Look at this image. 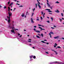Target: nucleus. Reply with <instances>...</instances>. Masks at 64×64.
<instances>
[{
  "label": "nucleus",
  "instance_id": "1",
  "mask_svg": "<svg viewBox=\"0 0 64 64\" xmlns=\"http://www.w3.org/2000/svg\"><path fill=\"white\" fill-rule=\"evenodd\" d=\"M12 24H9V26H8V28H10V29H13L12 30H11V31L12 33H13L14 34H15V32H14V29L15 27H12Z\"/></svg>",
  "mask_w": 64,
  "mask_h": 64
},
{
  "label": "nucleus",
  "instance_id": "2",
  "mask_svg": "<svg viewBox=\"0 0 64 64\" xmlns=\"http://www.w3.org/2000/svg\"><path fill=\"white\" fill-rule=\"evenodd\" d=\"M10 10H8V11H9V12L8 14L9 16H7V18H8V19H10V17H11V16H12V13H11L10 12Z\"/></svg>",
  "mask_w": 64,
  "mask_h": 64
},
{
  "label": "nucleus",
  "instance_id": "3",
  "mask_svg": "<svg viewBox=\"0 0 64 64\" xmlns=\"http://www.w3.org/2000/svg\"><path fill=\"white\" fill-rule=\"evenodd\" d=\"M37 1L38 2L37 4L38 5V6L39 7L40 9V2H39L38 1V0H37Z\"/></svg>",
  "mask_w": 64,
  "mask_h": 64
},
{
  "label": "nucleus",
  "instance_id": "4",
  "mask_svg": "<svg viewBox=\"0 0 64 64\" xmlns=\"http://www.w3.org/2000/svg\"><path fill=\"white\" fill-rule=\"evenodd\" d=\"M30 20H31V22L32 23H34V22L33 21L32 18H31Z\"/></svg>",
  "mask_w": 64,
  "mask_h": 64
},
{
  "label": "nucleus",
  "instance_id": "5",
  "mask_svg": "<svg viewBox=\"0 0 64 64\" xmlns=\"http://www.w3.org/2000/svg\"><path fill=\"white\" fill-rule=\"evenodd\" d=\"M33 55H32L31 56H30V61H31V60H32V59H31V58H33Z\"/></svg>",
  "mask_w": 64,
  "mask_h": 64
},
{
  "label": "nucleus",
  "instance_id": "6",
  "mask_svg": "<svg viewBox=\"0 0 64 64\" xmlns=\"http://www.w3.org/2000/svg\"><path fill=\"white\" fill-rule=\"evenodd\" d=\"M26 43H30V42H31V41H29V40H27L26 41Z\"/></svg>",
  "mask_w": 64,
  "mask_h": 64
},
{
  "label": "nucleus",
  "instance_id": "7",
  "mask_svg": "<svg viewBox=\"0 0 64 64\" xmlns=\"http://www.w3.org/2000/svg\"><path fill=\"white\" fill-rule=\"evenodd\" d=\"M10 21H11V20H10V18L9 19V20H8V24H10Z\"/></svg>",
  "mask_w": 64,
  "mask_h": 64
},
{
  "label": "nucleus",
  "instance_id": "8",
  "mask_svg": "<svg viewBox=\"0 0 64 64\" xmlns=\"http://www.w3.org/2000/svg\"><path fill=\"white\" fill-rule=\"evenodd\" d=\"M40 29H41L40 30V31H42V30H45V29L42 28L41 27H40Z\"/></svg>",
  "mask_w": 64,
  "mask_h": 64
},
{
  "label": "nucleus",
  "instance_id": "9",
  "mask_svg": "<svg viewBox=\"0 0 64 64\" xmlns=\"http://www.w3.org/2000/svg\"><path fill=\"white\" fill-rule=\"evenodd\" d=\"M36 32L37 33H40V31H39V30H36Z\"/></svg>",
  "mask_w": 64,
  "mask_h": 64
},
{
  "label": "nucleus",
  "instance_id": "10",
  "mask_svg": "<svg viewBox=\"0 0 64 64\" xmlns=\"http://www.w3.org/2000/svg\"><path fill=\"white\" fill-rule=\"evenodd\" d=\"M59 37V36H57L56 37H54V39H57V38H58Z\"/></svg>",
  "mask_w": 64,
  "mask_h": 64
},
{
  "label": "nucleus",
  "instance_id": "11",
  "mask_svg": "<svg viewBox=\"0 0 64 64\" xmlns=\"http://www.w3.org/2000/svg\"><path fill=\"white\" fill-rule=\"evenodd\" d=\"M12 25L13 27H14V21L12 22Z\"/></svg>",
  "mask_w": 64,
  "mask_h": 64
},
{
  "label": "nucleus",
  "instance_id": "12",
  "mask_svg": "<svg viewBox=\"0 0 64 64\" xmlns=\"http://www.w3.org/2000/svg\"><path fill=\"white\" fill-rule=\"evenodd\" d=\"M41 36H42V38H43V34H41Z\"/></svg>",
  "mask_w": 64,
  "mask_h": 64
},
{
  "label": "nucleus",
  "instance_id": "13",
  "mask_svg": "<svg viewBox=\"0 0 64 64\" xmlns=\"http://www.w3.org/2000/svg\"><path fill=\"white\" fill-rule=\"evenodd\" d=\"M57 63L58 64H61V63H62V62H58Z\"/></svg>",
  "mask_w": 64,
  "mask_h": 64
},
{
  "label": "nucleus",
  "instance_id": "14",
  "mask_svg": "<svg viewBox=\"0 0 64 64\" xmlns=\"http://www.w3.org/2000/svg\"><path fill=\"white\" fill-rule=\"evenodd\" d=\"M22 17H24V14H22Z\"/></svg>",
  "mask_w": 64,
  "mask_h": 64
},
{
  "label": "nucleus",
  "instance_id": "15",
  "mask_svg": "<svg viewBox=\"0 0 64 64\" xmlns=\"http://www.w3.org/2000/svg\"><path fill=\"white\" fill-rule=\"evenodd\" d=\"M47 4H48V7H50V4H49V3H47Z\"/></svg>",
  "mask_w": 64,
  "mask_h": 64
},
{
  "label": "nucleus",
  "instance_id": "16",
  "mask_svg": "<svg viewBox=\"0 0 64 64\" xmlns=\"http://www.w3.org/2000/svg\"><path fill=\"white\" fill-rule=\"evenodd\" d=\"M13 2L11 3V4L10 5V6H11V5H13Z\"/></svg>",
  "mask_w": 64,
  "mask_h": 64
},
{
  "label": "nucleus",
  "instance_id": "17",
  "mask_svg": "<svg viewBox=\"0 0 64 64\" xmlns=\"http://www.w3.org/2000/svg\"><path fill=\"white\" fill-rule=\"evenodd\" d=\"M56 11H56V12H57V13H59V11H58L59 10H56Z\"/></svg>",
  "mask_w": 64,
  "mask_h": 64
},
{
  "label": "nucleus",
  "instance_id": "18",
  "mask_svg": "<svg viewBox=\"0 0 64 64\" xmlns=\"http://www.w3.org/2000/svg\"><path fill=\"white\" fill-rule=\"evenodd\" d=\"M33 58L34 59H36V56H33Z\"/></svg>",
  "mask_w": 64,
  "mask_h": 64
},
{
  "label": "nucleus",
  "instance_id": "19",
  "mask_svg": "<svg viewBox=\"0 0 64 64\" xmlns=\"http://www.w3.org/2000/svg\"><path fill=\"white\" fill-rule=\"evenodd\" d=\"M36 8H37V4H36Z\"/></svg>",
  "mask_w": 64,
  "mask_h": 64
},
{
  "label": "nucleus",
  "instance_id": "20",
  "mask_svg": "<svg viewBox=\"0 0 64 64\" xmlns=\"http://www.w3.org/2000/svg\"><path fill=\"white\" fill-rule=\"evenodd\" d=\"M53 6H51L50 7V8L52 9V10L53 9Z\"/></svg>",
  "mask_w": 64,
  "mask_h": 64
},
{
  "label": "nucleus",
  "instance_id": "21",
  "mask_svg": "<svg viewBox=\"0 0 64 64\" xmlns=\"http://www.w3.org/2000/svg\"><path fill=\"white\" fill-rule=\"evenodd\" d=\"M36 37L38 38H40V37L39 36H36Z\"/></svg>",
  "mask_w": 64,
  "mask_h": 64
},
{
  "label": "nucleus",
  "instance_id": "22",
  "mask_svg": "<svg viewBox=\"0 0 64 64\" xmlns=\"http://www.w3.org/2000/svg\"><path fill=\"white\" fill-rule=\"evenodd\" d=\"M54 52H55V53H56V55H57L58 54H57V52L55 51H54Z\"/></svg>",
  "mask_w": 64,
  "mask_h": 64
},
{
  "label": "nucleus",
  "instance_id": "23",
  "mask_svg": "<svg viewBox=\"0 0 64 64\" xmlns=\"http://www.w3.org/2000/svg\"><path fill=\"white\" fill-rule=\"evenodd\" d=\"M57 48H61V47L60 46H58L57 47Z\"/></svg>",
  "mask_w": 64,
  "mask_h": 64
},
{
  "label": "nucleus",
  "instance_id": "24",
  "mask_svg": "<svg viewBox=\"0 0 64 64\" xmlns=\"http://www.w3.org/2000/svg\"><path fill=\"white\" fill-rule=\"evenodd\" d=\"M56 3H58V4H59V2H58V1H57L56 2Z\"/></svg>",
  "mask_w": 64,
  "mask_h": 64
},
{
  "label": "nucleus",
  "instance_id": "25",
  "mask_svg": "<svg viewBox=\"0 0 64 64\" xmlns=\"http://www.w3.org/2000/svg\"><path fill=\"white\" fill-rule=\"evenodd\" d=\"M50 33H51V34H54L53 33V32H50Z\"/></svg>",
  "mask_w": 64,
  "mask_h": 64
},
{
  "label": "nucleus",
  "instance_id": "26",
  "mask_svg": "<svg viewBox=\"0 0 64 64\" xmlns=\"http://www.w3.org/2000/svg\"><path fill=\"white\" fill-rule=\"evenodd\" d=\"M40 17L41 18V20H42L43 19V18H42V16H40Z\"/></svg>",
  "mask_w": 64,
  "mask_h": 64
},
{
  "label": "nucleus",
  "instance_id": "27",
  "mask_svg": "<svg viewBox=\"0 0 64 64\" xmlns=\"http://www.w3.org/2000/svg\"><path fill=\"white\" fill-rule=\"evenodd\" d=\"M33 15H34V13H33L32 14V16H33Z\"/></svg>",
  "mask_w": 64,
  "mask_h": 64
},
{
  "label": "nucleus",
  "instance_id": "28",
  "mask_svg": "<svg viewBox=\"0 0 64 64\" xmlns=\"http://www.w3.org/2000/svg\"><path fill=\"white\" fill-rule=\"evenodd\" d=\"M51 19L52 21H53V18H51Z\"/></svg>",
  "mask_w": 64,
  "mask_h": 64
},
{
  "label": "nucleus",
  "instance_id": "29",
  "mask_svg": "<svg viewBox=\"0 0 64 64\" xmlns=\"http://www.w3.org/2000/svg\"><path fill=\"white\" fill-rule=\"evenodd\" d=\"M46 10H48V11H50V10L49 9H46Z\"/></svg>",
  "mask_w": 64,
  "mask_h": 64
},
{
  "label": "nucleus",
  "instance_id": "30",
  "mask_svg": "<svg viewBox=\"0 0 64 64\" xmlns=\"http://www.w3.org/2000/svg\"><path fill=\"white\" fill-rule=\"evenodd\" d=\"M54 45H55V46H57V44H56V43H55Z\"/></svg>",
  "mask_w": 64,
  "mask_h": 64
},
{
  "label": "nucleus",
  "instance_id": "31",
  "mask_svg": "<svg viewBox=\"0 0 64 64\" xmlns=\"http://www.w3.org/2000/svg\"><path fill=\"white\" fill-rule=\"evenodd\" d=\"M8 10H10V7H8Z\"/></svg>",
  "mask_w": 64,
  "mask_h": 64
},
{
  "label": "nucleus",
  "instance_id": "32",
  "mask_svg": "<svg viewBox=\"0 0 64 64\" xmlns=\"http://www.w3.org/2000/svg\"><path fill=\"white\" fill-rule=\"evenodd\" d=\"M41 13H42V15H43V12H41Z\"/></svg>",
  "mask_w": 64,
  "mask_h": 64
},
{
  "label": "nucleus",
  "instance_id": "33",
  "mask_svg": "<svg viewBox=\"0 0 64 64\" xmlns=\"http://www.w3.org/2000/svg\"><path fill=\"white\" fill-rule=\"evenodd\" d=\"M10 1L8 2V4H10Z\"/></svg>",
  "mask_w": 64,
  "mask_h": 64
},
{
  "label": "nucleus",
  "instance_id": "34",
  "mask_svg": "<svg viewBox=\"0 0 64 64\" xmlns=\"http://www.w3.org/2000/svg\"><path fill=\"white\" fill-rule=\"evenodd\" d=\"M52 50V51H55V50Z\"/></svg>",
  "mask_w": 64,
  "mask_h": 64
},
{
  "label": "nucleus",
  "instance_id": "35",
  "mask_svg": "<svg viewBox=\"0 0 64 64\" xmlns=\"http://www.w3.org/2000/svg\"><path fill=\"white\" fill-rule=\"evenodd\" d=\"M61 14V15H62V16H63V13H62Z\"/></svg>",
  "mask_w": 64,
  "mask_h": 64
},
{
  "label": "nucleus",
  "instance_id": "36",
  "mask_svg": "<svg viewBox=\"0 0 64 64\" xmlns=\"http://www.w3.org/2000/svg\"><path fill=\"white\" fill-rule=\"evenodd\" d=\"M42 49H44V50H46V49L45 48H42Z\"/></svg>",
  "mask_w": 64,
  "mask_h": 64
},
{
  "label": "nucleus",
  "instance_id": "37",
  "mask_svg": "<svg viewBox=\"0 0 64 64\" xmlns=\"http://www.w3.org/2000/svg\"><path fill=\"white\" fill-rule=\"evenodd\" d=\"M60 21L61 22H62V19H61L60 18Z\"/></svg>",
  "mask_w": 64,
  "mask_h": 64
},
{
  "label": "nucleus",
  "instance_id": "38",
  "mask_svg": "<svg viewBox=\"0 0 64 64\" xmlns=\"http://www.w3.org/2000/svg\"><path fill=\"white\" fill-rule=\"evenodd\" d=\"M34 31H35L36 32V29L35 28L34 29Z\"/></svg>",
  "mask_w": 64,
  "mask_h": 64
},
{
  "label": "nucleus",
  "instance_id": "39",
  "mask_svg": "<svg viewBox=\"0 0 64 64\" xmlns=\"http://www.w3.org/2000/svg\"><path fill=\"white\" fill-rule=\"evenodd\" d=\"M46 54H49V52H46Z\"/></svg>",
  "mask_w": 64,
  "mask_h": 64
},
{
  "label": "nucleus",
  "instance_id": "40",
  "mask_svg": "<svg viewBox=\"0 0 64 64\" xmlns=\"http://www.w3.org/2000/svg\"><path fill=\"white\" fill-rule=\"evenodd\" d=\"M16 5H20V4L18 3H16Z\"/></svg>",
  "mask_w": 64,
  "mask_h": 64
},
{
  "label": "nucleus",
  "instance_id": "41",
  "mask_svg": "<svg viewBox=\"0 0 64 64\" xmlns=\"http://www.w3.org/2000/svg\"><path fill=\"white\" fill-rule=\"evenodd\" d=\"M4 9H5L6 8V6H4Z\"/></svg>",
  "mask_w": 64,
  "mask_h": 64
},
{
  "label": "nucleus",
  "instance_id": "42",
  "mask_svg": "<svg viewBox=\"0 0 64 64\" xmlns=\"http://www.w3.org/2000/svg\"><path fill=\"white\" fill-rule=\"evenodd\" d=\"M28 45H29V46H32V44H29Z\"/></svg>",
  "mask_w": 64,
  "mask_h": 64
},
{
  "label": "nucleus",
  "instance_id": "43",
  "mask_svg": "<svg viewBox=\"0 0 64 64\" xmlns=\"http://www.w3.org/2000/svg\"><path fill=\"white\" fill-rule=\"evenodd\" d=\"M22 35H21L19 36V38H20V37H22Z\"/></svg>",
  "mask_w": 64,
  "mask_h": 64
},
{
  "label": "nucleus",
  "instance_id": "44",
  "mask_svg": "<svg viewBox=\"0 0 64 64\" xmlns=\"http://www.w3.org/2000/svg\"><path fill=\"white\" fill-rule=\"evenodd\" d=\"M15 30H17V31H18V29H15Z\"/></svg>",
  "mask_w": 64,
  "mask_h": 64
},
{
  "label": "nucleus",
  "instance_id": "45",
  "mask_svg": "<svg viewBox=\"0 0 64 64\" xmlns=\"http://www.w3.org/2000/svg\"><path fill=\"white\" fill-rule=\"evenodd\" d=\"M41 42H42V43H44V41H41Z\"/></svg>",
  "mask_w": 64,
  "mask_h": 64
},
{
  "label": "nucleus",
  "instance_id": "46",
  "mask_svg": "<svg viewBox=\"0 0 64 64\" xmlns=\"http://www.w3.org/2000/svg\"><path fill=\"white\" fill-rule=\"evenodd\" d=\"M47 22L48 23H49L50 22H49V20H48V21H47Z\"/></svg>",
  "mask_w": 64,
  "mask_h": 64
},
{
  "label": "nucleus",
  "instance_id": "47",
  "mask_svg": "<svg viewBox=\"0 0 64 64\" xmlns=\"http://www.w3.org/2000/svg\"><path fill=\"white\" fill-rule=\"evenodd\" d=\"M19 7H23V6H19Z\"/></svg>",
  "mask_w": 64,
  "mask_h": 64
},
{
  "label": "nucleus",
  "instance_id": "48",
  "mask_svg": "<svg viewBox=\"0 0 64 64\" xmlns=\"http://www.w3.org/2000/svg\"><path fill=\"white\" fill-rule=\"evenodd\" d=\"M32 10H35V8H34V9H32Z\"/></svg>",
  "mask_w": 64,
  "mask_h": 64
},
{
  "label": "nucleus",
  "instance_id": "49",
  "mask_svg": "<svg viewBox=\"0 0 64 64\" xmlns=\"http://www.w3.org/2000/svg\"><path fill=\"white\" fill-rule=\"evenodd\" d=\"M13 1H15V2H16V1H17V0H13Z\"/></svg>",
  "mask_w": 64,
  "mask_h": 64
},
{
  "label": "nucleus",
  "instance_id": "50",
  "mask_svg": "<svg viewBox=\"0 0 64 64\" xmlns=\"http://www.w3.org/2000/svg\"><path fill=\"white\" fill-rule=\"evenodd\" d=\"M54 47L55 48V47H56V46H55V45H54Z\"/></svg>",
  "mask_w": 64,
  "mask_h": 64
},
{
  "label": "nucleus",
  "instance_id": "51",
  "mask_svg": "<svg viewBox=\"0 0 64 64\" xmlns=\"http://www.w3.org/2000/svg\"><path fill=\"white\" fill-rule=\"evenodd\" d=\"M20 35V34L19 33H18V36H19V35Z\"/></svg>",
  "mask_w": 64,
  "mask_h": 64
},
{
  "label": "nucleus",
  "instance_id": "52",
  "mask_svg": "<svg viewBox=\"0 0 64 64\" xmlns=\"http://www.w3.org/2000/svg\"><path fill=\"white\" fill-rule=\"evenodd\" d=\"M49 12H52V11H48Z\"/></svg>",
  "mask_w": 64,
  "mask_h": 64
},
{
  "label": "nucleus",
  "instance_id": "53",
  "mask_svg": "<svg viewBox=\"0 0 64 64\" xmlns=\"http://www.w3.org/2000/svg\"><path fill=\"white\" fill-rule=\"evenodd\" d=\"M32 48L33 49H35V47H32Z\"/></svg>",
  "mask_w": 64,
  "mask_h": 64
},
{
  "label": "nucleus",
  "instance_id": "54",
  "mask_svg": "<svg viewBox=\"0 0 64 64\" xmlns=\"http://www.w3.org/2000/svg\"><path fill=\"white\" fill-rule=\"evenodd\" d=\"M44 41H47V40H44Z\"/></svg>",
  "mask_w": 64,
  "mask_h": 64
},
{
  "label": "nucleus",
  "instance_id": "55",
  "mask_svg": "<svg viewBox=\"0 0 64 64\" xmlns=\"http://www.w3.org/2000/svg\"><path fill=\"white\" fill-rule=\"evenodd\" d=\"M36 20H37V21H39V20L38 19H36Z\"/></svg>",
  "mask_w": 64,
  "mask_h": 64
},
{
  "label": "nucleus",
  "instance_id": "56",
  "mask_svg": "<svg viewBox=\"0 0 64 64\" xmlns=\"http://www.w3.org/2000/svg\"><path fill=\"white\" fill-rule=\"evenodd\" d=\"M54 27H55V28H56V26H54Z\"/></svg>",
  "mask_w": 64,
  "mask_h": 64
},
{
  "label": "nucleus",
  "instance_id": "57",
  "mask_svg": "<svg viewBox=\"0 0 64 64\" xmlns=\"http://www.w3.org/2000/svg\"><path fill=\"white\" fill-rule=\"evenodd\" d=\"M24 16L25 18H26V16L25 15Z\"/></svg>",
  "mask_w": 64,
  "mask_h": 64
},
{
  "label": "nucleus",
  "instance_id": "58",
  "mask_svg": "<svg viewBox=\"0 0 64 64\" xmlns=\"http://www.w3.org/2000/svg\"><path fill=\"white\" fill-rule=\"evenodd\" d=\"M51 28H52V29H54V28H53L52 27H51Z\"/></svg>",
  "mask_w": 64,
  "mask_h": 64
},
{
  "label": "nucleus",
  "instance_id": "59",
  "mask_svg": "<svg viewBox=\"0 0 64 64\" xmlns=\"http://www.w3.org/2000/svg\"><path fill=\"white\" fill-rule=\"evenodd\" d=\"M61 64H64V62H62V63Z\"/></svg>",
  "mask_w": 64,
  "mask_h": 64
},
{
  "label": "nucleus",
  "instance_id": "60",
  "mask_svg": "<svg viewBox=\"0 0 64 64\" xmlns=\"http://www.w3.org/2000/svg\"><path fill=\"white\" fill-rule=\"evenodd\" d=\"M54 63H58V62H55Z\"/></svg>",
  "mask_w": 64,
  "mask_h": 64
},
{
  "label": "nucleus",
  "instance_id": "61",
  "mask_svg": "<svg viewBox=\"0 0 64 64\" xmlns=\"http://www.w3.org/2000/svg\"><path fill=\"white\" fill-rule=\"evenodd\" d=\"M36 26H34V28H36Z\"/></svg>",
  "mask_w": 64,
  "mask_h": 64
},
{
  "label": "nucleus",
  "instance_id": "62",
  "mask_svg": "<svg viewBox=\"0 0 64 64\" xmlns=\"http://www.w3.org/2000/svg\"><path fill=\"white\" fill-rule=\"evenodd\" d=\"M47 3H48V0H47Z\"/></svg>",
  "mask_w": 64,
  "mask_h": 64
},
{
  "label": "nucleus",
  "instance_id": "63",
  "mask_svg": "<svg viewBox=\"0 0 64 64\" xmlns=\"http://www.w3.org/2000/svg\"><path fill=\"white\" fill-rule=\"evenodd\" d=\"M46 44H49V43L48 42H46Z\"/></svg>",
  "mask_w": 64,
  "mask_h": 64
},
{
  "label": "nucleus",
  "instance_id": "64",
  "mask_svg": "<svg viewBox=\"0 0 64 64\" xmlns=\"http://www.w3.org/2000/svg\"><path fill=\"white\" fill-rule=\"evenodd\" d=\"M62 20H64V18H62Z\"/></svg>",
  "mask_w": 64,
  "mask_h": 64
}]
</instances>
